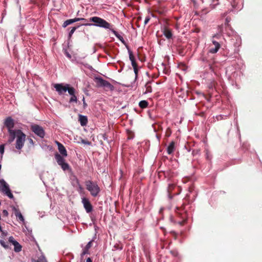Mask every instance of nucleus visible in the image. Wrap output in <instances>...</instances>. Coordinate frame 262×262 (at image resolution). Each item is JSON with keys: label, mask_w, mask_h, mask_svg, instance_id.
I'll use <instances>...</instances> for the list:
<instances>
[{"label": "nucleus", "mask_w": 262, "mask_h": 262, "mask_svg": "<svg viewBox=\"0 0 262 262\" xmlns=\"http://www.w3.org/2000/svg\"><path fill=\"white\" fill-rule=\"evenodd\" d=\"M91 21L93 22L94 24H90V25H94L98 27L103 28L105 29H109L110 31L112 29V25L106 21L104 19L99 17L94 16L90 18Z\"/></svg>", "instance_id": "1"}, {"label": "nucleus", "mask_w": 262, "mask_h": 262, "mask_svg": "<svg viewBox=\"0 0 262 262\" xmlns=\"http://www.w3.org/2000/svg\"><path fill=\"white\" fill-rule=\"evenodd\" d=\"M91 21L93 22L94 24H90V25H94L98 27L103 28L105 29H109L110 31L112 29V25L106 21L104 19L99 17L94 16L90 18Z\"/></svg>", "instance_id": "2"}, {"label": "nucleus", "mask_w": 262, "mask_h": 262, "mask_svg": "<svg viewBox=\"0 0 262 262\" xmlns=\"http://www.w3.org/2000/svg\"><path fill=\"white\" fill-rule=\"evenodd\" d=\"M85 184L86 189L90 192L93 196H97L100 191V188L97 184L91 180L85 181Z\"/></svg>", "instance_id": "3"}, {"label": "nucleus", "mask_w": 262, "mask_h": 262, "mask_svg": "<svg viewBox=\"0 0 262 262\" xmlns=\"http://www.w3.org/2000/svg\"><path fill=\"white\" fill-rule=\"evenodd\" d=\"M16 133L17 137L15 147L17 149H21L24 145L26 135L20 129L16 130Z\"/></svg>", "instance_id": "4"}, {"label": "nucleus", "mask_w": 262, "mask_h": 262, "mask_svg": "<svg viewBox=\"0 0 262 262\" xmlns=\"http://www.w3.org/2000/svg\"><path fill=\"white\" fill-rule=\"evenodd\" d=\"M95 81L98 87L105 88L111 91L114 89V86L111 83L100 77H96Z\"/></svg>", "instance_id": "5"}, {"label": "nucleus", "mask_w": 262, "mask_h": 262, "mask_svg": "<svg viewBox=\"0 0 262 262\" xmlns=\"http://www.w3.org/2000/svg\"><path fill=\"white\" fill-rule=\"evenodd\" d=\"M1 190L10 199L13 198V195L11 193L8 184L3 179L0 180Z\"/></svg>", "instance_id": "6"}, {"label": "nucleus", "mask_w": 262, "mask_h": 262, "mask_svg": "<svg viewBox=\"0 0 262 262\" xmlns=\"http://www.w3.org/2000/svg\"><path fill=\"white\" fill-rule=\"evenodd\" d=\"M31 129L33 132L40 138H43L45 135L43 128L37 124L32 125Z\"/></svg>", "instance_id": "7"}, {"label": "nucleus", "mask_w": 262, "mask_h": 262, "mask_svg": "<svg viewBox=\"0 0 262 262\" xmlns=\"http://www.w3.org/2000/svg\"><path fill=\"white\" fill-rule=\"evenodd\" d=\"M212 45L214 46V47H210L209 49V52L212 54L216 53L218 52L221 48V45L223 43L222 41H218L214 39H211Z\"/></svg>", "instance_id": "8"}, {"label": "nucleus", "mask_w": 262, "mask_h": 262, "mask_svg": "<svg viewBox=\"0 0 262 262\" xmlns=\"http://www.w3.org/2000/svg\"><path fill=\"white\" fill-rule=\"evenodd\" d=\"M5 126L7 128L8 132L14 131L12 129L14 126V122L13 119L10 117H7L4 122Z\"/></svg>", "instance_id": "9"}, {"label": "nucleus", "mask_w": 262, "mask_h": 262, "mask_svg": "<svg viewBox=\"0 0 262 262\" xmlns=\"http://www.w3.org/2000/svg\"><path fill=\"white\" fill-rule=\"evenodd\" d=\"M82 202L84 208L87 213L92 212L93 207L88 199L84 198L82 200Z\"/></svg>", "instance_id": "10"}, {"label": "nucleus", "mask_w": 262, "mask_h": 262, "mask_svg": "<svg viewBox=\"0 0 262 262\" xmlns=\"http://www.w3.org/2000/svg\"><path fill=\"white\" fill-rule=\"evenodd\" d=\"M55 158L58 164L61 166L62 169L64 171L66 170V163L63 158L58 153L55 154Z\"/></svg>", "instance_id": "11"}, {"label": "nucleus", "mask_w": 262, "mask_h": 262, "mask_svg": "<svg viewBox=\"0 0 262 262\" xmlns=\"http://www.w3.org/2000/svg\"><path fill=\"white\" fill-rule=\"evenodd\" d=\"M176 213L180 216V217L182 219L181 221H178V223L181 225H182L185 221L186 215V214L183 210L180 209L179 208H176Z\"/></svg>", "instance_id": "12"}, {"label": "nucleus", "mask_w": 262, "mask_h": 262, "mask_svg": "<svg viewBox=\"0 0 262 262\" xmlns=\"http://www.w3.org/2000/svg\"><path fill=\"white\" fill-rule=\"evenodd\" d=\"M12 209L16 217H17L19 221L24 222L25 219L24 218V216L21 214L20 211H19V209L15 207H13Z\"/></svg>", "instance_id": "13"}, {"label": "nucleus", "mask_w": 262, "mask_h": 262, "mask_svg": "<svg viewBox=\"0 0 262 262\" xmlns=\"http://www.w3.org/2000/svg\"><path fill=\"white\" fill-rule=\"evenodd\" d=\"M54 86L59 94H62L66 92V86H63L61 84H55Z\"/></svg>", "instance_id": "14"}, {"label": "nucleus", "mask_w": 262, "mask_h": 262, "mask_svg": "<svg viewBox=\"0 0 262 262\" xmlns=\"http://www.w3.org/2000/svg\"><path fill=\"white\" fill-rule=\"evenodd\" d=\"M78 121H79L81 126H85L88 123V118L85 116L82 115H79Z\"/></svg>", "instance_id": "15"}, {"label": "nucleus", "mask_w": 262, "mask_h": 262, "mask_svg": "<svg viewBox=\"0 0 262 262\" xmlns=\"http://www.w3.org/2000/svg\"><path fill=\"white\" fill-rule=\"evenodd\" d=\"M56 143L58 145V148L62 156H66V148L63 145L58 141H56Z\"/></svg>", "instance_id": "16"}, {"label": "nucleus", "mask_w": 262, "mask_h": 262, "mask_svg": "<svg viewBox=\"0 0 262 262\" xmlns=\"http://www.w3.org/2000/svg\"><path fill=\"white\" fill-rule=\"evenodd\" d=\"M9 132V134L10 135V138L9 139L8 141H9V142L11 143L12 142H13L14 141L15 138L17 137L16 130L11 131V132Z\"/></svg>", "instance_id": "17"}, {"label": "nucleus", "mask_w": 262, "mask_h": 262, "mask_svg": "<svg viewBox=\"0 0 262 262\" xmlns=\"http://www.w3.org/2000/svg\"><path fill=\"white\" fill-rule=\"evenodd\" d=\"M67 91H68L70 96L75 95L76 94L75 89L74 88L70 86V85L68 84H67Z\"/></svg>", "instance_id": "18"}, {"label": "nucleus", "mask_w": 262, "mask_h": 262, "mask_svg": "<svg viewBox=\"0 0 262 262\" xmlns=\"http://www.w3.org/2000/svg\"><path fill=\"white\" fill-rule=\"evenodd\" d=\"M174 150V143L173 142H171L170 144L168 145L167 148V151L168 154H171Z\"/></svg>", "instance_id": "19"}, {"label": "nucleus", "mask_w": 262, "mask_h": 262, "mask_svg": "<svg viewBox=\"0 0 262 262\" xmlns=\"http://www.w3.org/2000/svg\"><path fill=\"white\" fill-rule=\"evenodd\" d=\"M14 246V250L15 252H19L21 251L22 246L17 241L13 244Z\"/></svg>", "instance_id": "20"}, {"label": "nucleus", "mask_w": 262, "mask_h": 262, "mask_svg": "<svg viewBox=\"0 0 262 262\" xmlns=\"http://www.w3.org/2000/svg\"><path fill=\"white\" fill-rule=\"evenodd\" d=\"M128 52L129 54V59L131 61L132 65L134 66L135 64H136L137 63L136 62L135 58L133 54V52L130 50H128Z\"/></svg>", "instance_id": "21"}, {"label": "nucleus", "mask_w": 262, "mask_h": 262, "mask_svg": "<svg viewBox=\"0 0 262 262\" xmlns=\"http://www.w3.org/2000/svg\"><path fill=\"white\" fill-rule=\"evenodd\" d=\"M83 18H75L74 19H69L67 20V26L72 24L73 23L77 21L80 20H82Z\"/></svg>", "instance_id": "22"}, {"label": "nucleus", "mask_w": 262, "mask_h": 262, "mask_svg": "<svg viewBox=\"0 0 262 262\" xmlns=\"http://www.w3.org/2000/svg\"><path fill=\"white\" fill-rule=\"evenodd\" d=\"M148 103L146 100H142L139 103V105L141 108H146L148 106Z\"/></svg>", "instance_id": "23"}, {"label": "nucleus", "mask_w": 262, "mask_h": 262, "mask_svg": "<svg viewBox=\"0 0 262 262\" xmlns=\"http://www.w3.org/2000/svg\"><path fill=\"white\" fill-rule=\"evenodd\" d=\"M164 35L167 39L171 38L172 36L171 31L169 30H165L164 32Z\"/></svg>", "instance_id": "24"}, {"label": "nucleus", "mask_w": 262, "mask_h": 262, "mask_svg": "<svg viewBox=\"0 0 262 262\" xmlns=\"http://www.w3.org/2000/svg\"><path fill=\"white\" fill-rule=\"evenodd\" d=\"M222 37V35L221 33H217V34L213 35L212 39H213L214 38L215 40H216L218 41H222L221 40Z\"/></svg>", "instance_id": "25"}, {"label": "nucleus", "mask_w": 262, "mask_h": 262, "mask_svg": "<svg viewBox=\"0 0 262 262\" xmlns=\"http://www.w3.org/2000/svg\"><path fill=\"white\" fill-rule=\"evenodd\" d=\"M71 179L72 184L73 186H75L79 185L78 180L76 179V178L75 176H73V178H71Z\"/></svg>", "instance_id": "26"}, {"label": "nucleus", "mask_w": 262, "mask_h": 262, "mask_svg": "<svg viewBox=\"0 0 262 262\" xmlns=\"http://www.w3.org/2000/svg\"><path fill=\"white\" fill-rule=\"evenodd\" d=\"M69 99H70L69 102L70 103H73V102L77 103V98L76 94L73 95H71V97Z\"/></svg>", "instance_id": "27"}, {"label": "nucleus", "mask_w": 262, "mask_h": 262, "mask_svg": "<svg viewBox=\"0 0 262 262\" xmlns=\"http://www.w3.org/2000/svg\"><path fill=\"white\" fill-rule=\"evenodd\" d=\"M111 31L114 34V35L118 38L119 39H120V38H122V36H121L117 31H116L113 28L111 29Z\"/></svg>", "instance_id": "28"}, {"label": "nucleus", "mask_w": 262, "mask_h": 262, "mask_svg": "<svg viewBox=\"0 0 262 262\" xmlns=\"http://www.w3.org/2000/svg\"><path fill=\"white\" fill-rule=\"evenodd\" d=\"M0 244L5 249H7L9 247V246L7 244V243L3 240L0 241Z\"/></svg>", "instance_id": "29"}, {"label": "nucleus", "mask_w": 262, "mask_h": 262, "mask_svg": "<svg viewBox=\"0 0 262 262\" xmlns=\"http://www.w3.org/2000/svg\"><path fill=\"white\" fill-rule=\"evenodd\" d=\"M78 27V26H77V27H73L71 28V30H70V31L69 32V36L70 37H71V36L72 35V34H73V33L74 32V31L76 30V29Z\"/></svg>", "instance_id": "30"}, {"label": "nucleus", "mask_w": 262, "mask_h": 262, "mask_svg": "<svg viewBox=\"0 0 262 262\" xmlns=\"http://www.w3.org/2000/svg\"><path fill=\"white\" fill-rule=\"evenodd\" d=\"M133 67V69H134V73L135 74V75H136V77L135 78H137V75H138V68H137V64H135L134 66H132Z\"/></svg>", "instance_id": "31"}, {"label": "nucleus", "mask_w": 262, "mask_h": 262, "mask_svg": "<svg viewBox=\"0 0 262 262\" xmlns=\"http://www.w3.org/2000/svg\"><path fill=\"white\" fill-rule=\"evenodd\" d=\"M174 187V185L173 184H170L168 185V191L169 192H170Z\"/></svg>", "instance_id": "32"}, {"label": "nucleus", "mask_w": 262, "mask_h": 262, "mask_svg": "<svg viewBox=\"0 0 262 262\" xmlns=\"http://www.w3.org/2000/svg\"><path fill=\"white\" fill-rule=\"evenodd\" d=\"M5 150V146L4 144L0 145V152L2 155H3Z\"/></svg>", "instance_id": "33"}, {"label": "nucleus", "mask_w": 262, "mask_h": 262, "mask_svg": "<svg viewBox=\"0 0 262 262\" xmlns=\"http://www.w3.org/2000/svg\"><path fill=\"white\" fill-rule=\"evenodd\" d=\"M92 241H90L85 246V248L88 249V250H89V249L92 247Z\"/></svg>", "instance_id": "34"}, {"label": "nucleus", "mask_w": 262, "mask_h": 262, "mask_svg": "<svg viewBox=\"0 0 262 262\" xmlns=\"http://www.w3.org/2000/svg\"><path fill=\"white\" fill-rule=\"evenodd\" d=\"M88 253H89V250H88L85 248H84L83 250L82 253H81V255L83 256L86 254H88Z\"/></svg>", "instance_id": "35"}, {"label": "nucleus", "mask_w": 262, "mask_h": 262, "mask_svg": "<svg viewBox=\"0 0 262 262\" xmlns=\"http://www.w3.org/2000/svg\"><path fill=\"white\" fill-rule=\"evenodd\" d=\"M9 242L11 243H12V244H13L14 242H16L15 240H14L13 237L12 236H10L9 237Z\"/></svg>", "instance_id": "36"}, {"label": "nucleus", "mask_w": 262, "mask_h": 262, "mask_svg": "<svg viewBox=\"0 0 262 262\" xmlns=\"http://www.w3.org/2000/svg\"><path fill=\"white\" fill-rule=\"evenodd\" d=\"M81 142L84 144H86V145H90L91 144V142H90L89 141H86L85 140H81Z\"/></svg>", "instance_id": "37"}, {"label": "nucleus", "mask_w": 262, "mask_h": 262, "mask_svg": "<svg viewBox=\"0 0 262 262\" xmlns=\"http://www.w3.org/2000/svg\"><path fill=\"white\" fill-rule=\"evenodd\" d=\"M150 17L149 16H147L146 17L145 20H144V25H146L148 21H149L150 20Z\"/></svg>", "instance_id": "38"}, {"label": "nucleus", "mask_w": 262, "mask_h": 262, "mask_svg": "<svg viewBox=\"0 0 262 262\" xmlns=\"http://www.w3.org/2000/svg\"><path fill=\"white\" fill-rule=\"evenodd\" d=\"M3 214L4 216H7L8 215V212L6 210H4L3 211Z\"/></svg>", "instance_id": "39"}, {"label": "nucleus", "mask_w": 262, "mask_h": 262, "mask_svg": "<svg viewBox=\"0 0 262 262\" xmlns=\"http://www.w3.org/2000/svg\"><path fill=\"white\" fill-rule=\"evenodd\" d=\"M146 91H147V92H148V93L151 92V87L149 86H148L147 87Z\"/></svg>", "instance_id": "40"}, {"label": "nucleus", "mask_w": 262, "mask_h": 262, "mask_svg": "<svg viewBox=\"0 0 262 262\" xmlns=\"http://www.w3.org/2000/svg\"><path fill=\"white\" fill-rule=\"evenodd\" d=\"M84 98L83 97V99H82V101H83V106H84V107H85L87 105L86 104V103L85 102V101H84Z\"/></svg>", "instance_id": "41"}, {"label": "nucleus", "mask_w": 262, "mask_h": 262, "mask_svg": "<svg viewBox=\"0 0 262 262\" xmlns=\"http://www.w3.org/2000/svg\"><path fill=\"white\" fill-rule=\"evenodd\" d=\"M86 262H92V259H91V258L90 257H88L86 259Z\"/></svg>", "instance_id": "42"}, {"label": "nucleus", "mask_w": 262, "mask_h": 262, "mask_svg": "<svg viewBox=\"0 0 262 262\" xmlns=\"http://www.w3.org/2000/svg\"><path fill=\"white\" fill-rule=\"evenodd\" d=\"M66 55H67V57H68L69 58L71 57V55L67 52Z\"/></svg>", "instance_id": "43"}, {"label": "nucleus", "mask_w": 262, "mask_h": 262, "mask_svg": "<svg viewBox=\"0 0 262 262\" xmlns=\"http://www.w3.org/2000/svg\"><path fill=\"white\" fill-rule=\"evenodd\" d=\"M66 167H67V170H69L70 169L69 165L67 163Z\"/></svg>", "instance_id": "44"}, {"label": "nucleus", "mask_w": 262, "mask_h": 262, "mask_svg": "<svg viewBox=\"0 0 262 262\" xmlns=\"http://www.w3.org/2000/svg\"><path fill=\"white\" fill-rule=\"evenodd\" d=\"M66 21H64V22H63V23L62 24V27L64 28H66Z\"/></svg>", "instance_id": "45"}, {"label": "nucleus", "mask_w": 262, "mask_h": 262, "mask_svg": "<svg viewBox=\"0 0 262 262\" xmlns=\"http://www.w3.org/2000/svg\"><path fill=\"white\" fill-rule=\"evenodd\" d=\"M29 142L30 143H32V144L33 143V141L32 139H29Z\"/></svg>", "instance_id": "46"}, {"label": "nucleus", "mask_w": 262, "mask_h": 262, "mask_svg": "<svg viewBox=\"0 0 262 262\" xmlns=\"http://www.w3.org/2000/svg\"><path fill=\"white\" fill-rule=\"evenodd\" d=\"M34 262H41L40 260H34Z\"/></svg>", "instance_id": "47"}, {"label": "nucleus", "mask_w": 262, "mask_h": 262, "mask_svg": "<svg viewBox=\"0 0 262 262\" xmlns=\"http://www.w3.org/2000/svg\"><path fill=\"white\" fill-rule=\"evenodd\" d=\"M226 20L227 24H228V22L229 21V20L228 19V18H226Z\"/></svg>", "instance_id": "48"}, {"label": "nucleus", "mask_w": 262, "mask_h": 262, "mask_svg": "<svg viewBox=\"0 0 262 262\" xmlns=\"http://www.w3.org/2000/svg\"><path fill=\"white\" fill-rule=\"evenodd\" d=\"M119 40L122 41H123V37H122V38H120Z\"/></svg>", "instance_id": "49"}, {"label": "nucleus", "mask_w": 262, "mask_h": 262, "mask_svg": "<svg viewBox=\"0 0 262 262\" xmlns=\"http://www.w3.org/2000/svg\"><path fill=\"white\" fill-rule=\"evenodd\" d=\"M2 232V234H3V235H5V233L2 230V231H1Z\"/></svg>", "instance_id": "50"}, {"label": "nucleus", "mask_w": 262, "mask_h": 262, "mask_svg": "<svg viewBox=\"0 0 262 262\" xmlns=\"http://www.w3.org/2000/svg\"><path fill=\"white\" fill-rule=\"evenodd\" d=\"M63 51L64 52V54H66V50H64V49H63Z\"/></svg>", "instance_id": "51"}]
</instances>
